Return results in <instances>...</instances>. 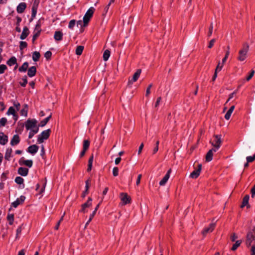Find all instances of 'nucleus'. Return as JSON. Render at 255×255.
<instances>
[{"instance_id": "obj_1", "label": "nucleus", "mask_w": 255, "mask_h": 255, "mask_svg": "<svg viewBox=\"0 0 255 255\" xmlns=\"http://www.w3.org/2000/svg\"><path fill=\"white\" fill-rule=\"evenodd\" d=\"M249 50V45L245 42L243 44L242 49L239 52V56L238 59L240 61H243L247 58V54Z\"/></svg>"}, {"instance_id": "obj_2", "label": "nucleus", "mask_w": 255, "mask_h": 255, "mask_svg": "<svg viewBox=\"0 0 255 255\" xmlns=\"http://www.w3.org/2000/svg\"><path fill=\"white\" fill-rule=\"evenodd\" d=\"M95 9L93 7H91L86 12L83 17V26L86 27L88 25L90 19L93 16Z\"/></svg>"}, {"instance_id": "obj_3", "label": "nucleus", "mask_w": 255, "mask_h": 255, "mask_svg": "<svg viewBox=\"0 0 255 255\" xmlns=\"http://www.w3.org/2000/svg\"><path fill=\"white\" fill-rule=\"evenodd\" d=\"M222 135L221 134L214 135V139L213 141H210V143L214 146L213 148L218 150L221 146L222 142L221 139Z\"/></svg>"}, {"instance_id": "obj_4", "label": "nucleus", "mask_w": 255, "mask_h": 255, "mask_svg": "<svg viewBox=\"0 0 255 255\" xmlns=\"http://www.w3.org/2000/svg\"><path fill=\"white\" fill-rule=\"evenodd\" d=\"M246 238V245L247 246H250L252 242L255 240V226L248 232Z\"/></svg>"}, {"instance_id": "obj_5", "label": "nucleus", "mask_w": 255, "mask_h": 255, "mask_svg": "<svg viewBox=\"0 0 255 255\" xmlns=\"http://www.w3.org/2000/svg\"><path fill=\"white\" fill-rule=\"evenodd\" d=\"M51 132V130L50 129H48L47 130H45L43 131L40 134L38 135L37 141L39 143H41L43 142L44 140L47 139L50 136V133Z\"/></svg>"}, {"instance_id": "obj_6", "label": "nucleus", "mask_w": 255, "mask_h": 255, "mask_svg": "<svg viewBox=\"0 0 255 255\" xmlns=\"http://www.w3.org/2000/svg\"><path fill=\"white\" fill-rule=\"evenodd\" d=\"M37 121L34 119H28L25 122V128L27 130H31L37 125Z\"/></svg>"}, {"instance_id": "obj_7", "label": "nucleus", "mask_w": 255, "mask_h": 255, "mask_svg": "<svg viewBox=\"0 0 255 255\" xmlns=\"http://www.w3.org/2000/svg\"><path fill=\"white\" fill-rule=\"evenodd\" d=\"M92 198L89 197L87 202L81 205V209L80 210V212L84 213H87L88 212L87 209L92 206Z\"/></svg>"}, {"instance_id": "obj_8", "label": "nucleus", "mask_w": 255, "mask_h": 255, "mask_svg": "<svg viewBox=\"0 0 255 255\" xmlns=\"http://www.w3.org/2000/svg\"><path fill=\"white\" fill-rule=\"evenodd\" d=\"M202 169V164H198V168L197 169H195V170L191 173L190 175V177L196 179L200 175L201 170Z\"/></svg>"}, {"instance_id": "obj_9", "label": "nucleus", "mask_w": 255, "mask_h": 255, "mask_svg": "<svg viewBox=\"0 0 255 255\" xmlns=\"http://www.w3.org/2000/svg\"><path fill=\"white\" fill-rule=\"evenodd\" d=\"M25 199V197L24 196L21 195L19 198H17V199L12 203L11 205L14 207L16 208L19 205L22 204Z\"/></svg>"}, {"instance_id": "obj_10", "label": "nucleus", "mask_w": 255, "mask_h": 255, "mask_svg": "<svg viewBox=\"0 0 255 255\" xmlns=\"http://www.w3.org/2000/svg\"><path fill=\"white\" fill-rule=\"evenodd\" d=\"M141 72V70L140 69H138L136 70L135 73L133 75L132 78L128 80V84H132L133 82L136 81L137 79H138L140 74Z\"/></svg>"}, {"instance_id": "obj_11", "label": "nucleus", "mask_w": 255, "mask_h": 255, "mask_svg": "<svg viewBox=\"0 0 255 255\" xmlns=\"http://www.w3.org/2000/svg\"><path fill=\"white\" fill-rule=\"evenodd\" d=\"M215 227V223H211L209 227L205 228L202 231V233L204 236H206L208 233L212 232Z\"/></svg>"}, {"instance_id": "obj_12", "label": "nucleus", "mask_w": 255, "mask_h": 255, "mask_svg": "<svg viewBox=\"0 0 255 255\" xmlns=\"http://www.w3.org/2000/svg\"><path fill=\"white\" fill-rule=\"evenodd\" d=\"M39 147L36 144H33L29 146L27 149V151L30 154L34 155L35 154L38 150Z\"/></svg>"}, {"instance_id": "obj_13", "label": "nucleus", "mask_w": 255, "mask_h": 255, "mask_svg": "<svg viewBox=\"0 0 255 255\" xmlns=\"http://www.w3.org/2000/svg\"><path fill=\"white\" fill-rule=\"evenodd\" d=\"M38 3L39 2L36 0H35L33 3L32 6L31 19L34 18L36 16Z\"/></svg>"}, {"instance_id": "obj_14", "label": "nucleus", "mask_w": 255, "mask_h": 255, "mask_svg": "<svg viewBox=\"0 0 255 255\" xmlns=\"http://www.w3.org/2000/svg\"><path fill=\"white\" fill-rule=\"evenodd\" d=\"M121 200L123 202L124 204H127L130 203V198L128 195L127 193H121Z\"/></svg>"}, {"instance_id": "obj_15", "label": "nucleus", "mask_w": 255, "mask_h": 255, "mask_svg": "<svg viewBox=\"0 0 255 255\" xmlns=\"http://www.w3.org/2000/svg\"><path fill=\"white\" fill-rule=\"evenodd\" d=\"M217 151L216 149H214L213 148L209 150L206 155V161L207 162L211 161L213 159V152H215Z\"/></svg>"}, {"instance_id": "obj_16", "label": "nucleus", "mask_w": 255, "mask_h": 255, "mask_svg": "<svg viewBox=\"0 0 255 255\" xmlns=\"http://www.w3.org/2000/svg\"><path fill=\"white\" fill-rule=\"evenodd\" d=\"M8 141V136L5 135L3 132H0V144L5 145Z\"/></svg>"}, {"instance_id": "obj_17", "label": "nucleus", "mask_w": 255, "mask_h": 255, "mask_svg": "<svg viewBox=\"0 0 255 255\" xmlns=\"http://www.w3.org/2000/svg\"><path fill=\"white\" fill-rule=\"evenodd\" d=\"M20 142V138L18 134H15L12 137L11 141L10 144L12 146H14L18 144Z\"/></svg>"}, {"instance_id": "obj_18", "label": "nucleus", "mask_w": 255, "mask_h": 255, "mask_svg": "<svg viewBox=\"0 0 255 255\" xmlns=\"http://www.w3.org/2000/svg\"><path fill=\"white\" fill-rule=\"evenodd\" d=\"M29 29L27 26H24L23 29L22 33L20 36V38L21 40L25 39L27 36L29 35Z\"/></svg>"}, {"instance_id": "obj_19", "label": "nucleus", "mask_w": 255, "mask_h": 255, "mask_svg": "<svg viewBox=\"0 0 255 255\" xmlns=\"http://www.w3.org/2000/svg\"><path fill=\"white\" fill-rule=\"evenodd\" d=\"M170 171H171V169H169L167 171V172L166 173L165 175L164 176V177L162 178V179L160 181V182H159L160 185L163 186L165 184V183L167 182V181H168V180L169 178Z\"/></svg>"}, {"instance_id": "obj_20", "label": "nucleus", "mask_w": 255, "mask_h": 255, "mask_svg": "<svg viewBox=\"0 0 255 255\" xmlns=\"http://www.w3.org/2000/svg\"><path fill=\"white\" fill-rule=\"evenodd\" d=\"M26 7V4L24 2L20 3L17 6L16 10L17 12L19 13H21L23 12L25 9Z\"/></svg>"}, {"instance_id": "obj_21", "label": "nucleus", "mask_w": 255, "mask_h": 255, "mask_svg": "<svg viewBox=\"0 0 255 255\" xmlns=\"http://www.w3.org/2000/svg\"><path fill=\"white\" fill-rule=\"evenodd\" d=\"M36 73V68L35 66H31L28 69L27 71V75L30 77L34 76Z\"/></svg>"}, {"instance_id": "obj_22", "label": "nucleus", "mask_w": 255, "mask_h": 255, "mask_svg": "<svg viewBox=\"0 0 255 255\" xmlns=\"http://www.w3.org/2000/svg\"><path fill=\"white\" fill-rule=\"evenodd\" d=\"M17 172L20 175L25 176L28 174V169L25 167H20L18 169Z\"/></svg>"}, {"instance_id": "obj_23", "label": "nucleus", "mask_w": 255, "mask_h": 255, "mask_svg": "<svg viewBox=\"0 0 255 255\" xmlns=\"http://www.w3.org/2000/svg\"><path fill=\"white\" fill-rule=\"evenodd\" d=\"M54 38L56 41H61L62 40L63 33L60 31H56L54 33Z\"/></svg>"}, {"instance_id": "obj_24", "label": "nucleus", "mask_w": 255, "mask_h": 255, "mask_svg": "<svg viewBox=\"0 0 255 255\" xmlns=\"http://www.w3.org/2000/svg\"><path fill=\"white\" fill-rule=\"evenodd\" d=\"M6 64L9 66H11L12 65L17 64L16 58L14 56L11 57L7 61Z\"/></svg>"}, {"instance_id": "obj_25", "label": "nucleus", "mask_w": 255, "mask_h": 255, "mask_svg": "<svg viewBox=\"0 0 255 255\" xmlns=\"http://www.w3.org/2000/svg\"><path fill=\"white\" fill-rule=\"evenodd\" d=\"M100 203H99L97 206L96 207L94 211L93 212V213L90 215V218H89V220L88 221V222L86 223V225L89 224V223L92 221V220L93 219V217H94V216L96 214V213L97 212V211L98 210V208H99V206H100Z\"/></svg>"}, {"instance_id": "obj_26", "label": "nucleus", "mask_w": 255, "mask_h": 255, "mask_svg": "<svg viewBox=\"0 0 255 255\" xmlns=\"http://www.w3.org/2000/svg\"><path fill=\"white\" fill-rule=\"evenodd\" d=\"M28 63L27 62H25L21 66H20L19 69L18 71L20 72H25L27 70V68L28 67Z\"/></svg>"}, {"instance_id": "obj_27", "label": "nucleus", "mask_w": 255, "mask_h": 255, "mask_svg": "<svg viewBox=\"0 0 255 255\" xmlns=\"http://www.w3.org/2000/svg\"><path fill=\"white\" fill-rule=\"evenodd\" d=\"M51 117L52 114H51L48 117L40 122L39 126H40L41 127H43L45 126L49 121V120L51 118Z\"/></svg>"}, {"instance_id": "obj_28", "label": "nucleus", "mask_w": 255, "mask_h": 255, "mask_svg": "<svg viewBox=\"0 0 255 255\" xmlns=\"http://www.w3.org/2000/svg\"><path fill=\"white\" fill-rule=\"evenodd\" d=\"M250 196L249 195H246L243 198L241 208H244L245 206H247L249 204Z\"/></svg>"}, {"instance_id": "obj_29", "label": "nucleus", "mask_w": 255, "mask_h": 255, "mask_svg": "<svg viewBox=\"0 0 255 255\" xmlns=\"http://www.w3.org/2000/svg\"><path fill=\"white\" fill-rule=\"evenodd\" d=\"M28 107L27 104H24L22 109L20 111L21 115L26 117L27 115Z\"/></svg>"}, {"instance_id": "obj_30", "label": "nucleus", "mask_w": 255, "mask_h": 255, "mask_svg": "<svg viewBox=\"0 0 255 255\" xmlns=\"http://www.w3.org/2000/svg\"><path fill=\"white\" fill-rule=\"evenodd\" d=\"M12 152V150L11 148L7 149L4 156L5 160H9Z\"/></svg>"}, {"instance_id": "obj_31", "label": "nucleus", "mask_w": 255, "mask_h": 255, "mask_svg": "<svg viewBox=\"0 0 255 255\" xmlns=\"http://www.w3.org/2000/svg\"><path fill=\"white\" fill-rule=\"evenodd\" d=\"M90 141L89 139H85L83 141V149L87 150L90 146Z\"/></svg>"}, {"instance_id": "obj_32", "label": "nucleus", "mask_w": 255, "mask_h": 255, "mask_svg": "<svg viewBox=\"0 0 255 255\" xmlns=\"http://www.w3.org/2000/svg\"><path fill=\"white\" fill-rule=\"evenodd\" d=\"M40 57V54L39 52L34 51L32 54V59L34 62L38 61Z\"/></svg>"}, {"instance_id": "obj_33", "label": "nucleus", "mask_w": 255, "mask_h": 255, "mask_svg": "<svg viewBox=\"0 0 255 255\" xmlns=\"http://www.w3.org/2000/svg\"><path fill=\"white\" fill-rule=\"evenodd\" d=\"M84 49V46L79 45L76 49L75 53L77 55H81Z\"/></svg>"}, {"instance_id": "obj_34", "label": "nucleus", "mask_w": 255, "mask_h": 255, "mask_svg": "<svg viewBox=\"0 0 255 255\" xmlns=\"http://www.w3.org/2000/svg\"><path fill=\"white\" fill-rule=\"evenodd\" d=\"M110 51L107 49L106 50L103 54V59L104 61H107L110 56Z\"/></svg>"}, {"instance_id": "obj_35", "label": "nucleus", "mask_w": 255, "mask_h": 255, "mask_svg": "<svg viewBox=\"0 0 255 255\" xmlns=\"http://www.w3.org/2000/svg\"><path fill=\"white\" fill-rule=\"evenodd\" d=\"M242 243L241 240H238L236 242V243L233 245V247L231 248V250L233 251H236L237 248L241 245Z\"/></svg>"}, {"instance_id": "obj_36", "label": "nucleus", "mask_w": 255, "mask_h": 255, "mask_svg": "<svg viewBox=\"0 0 255 255\" xmlns=\"http://www.w3.org/2000/svg\"><path fill=\"white\" fill-rule=\"evenodd\" d=\"M7 220L8 221L9 225H12L14 221V215L13 214H8L7 216Z\"/></svg>"}, {"instance_id": "obj_37", "label": "nucleus", "mask_w": 255, "mask_h": 255, "mask_svg": "<svg viewBox=\"0 0 255 255\" xmlns=\"http://www.w3.org/2000/svg\"><path fill=\"white\" fill-rule=\"evenodd\" d=\"M22 82H20L19 84L21 86L23 87H25L27 84V76L25 75L22 78Z\"/></svg>"}, {"instance_id": "obj_38", "label": "nucleus", "mask_w": 255, "mask_h": 255, "mask_svg": "<svg viewBox=\"0 0 255 255\" xmlns=\"http://www.w3.org/2000/svg\"><path fill=\"white\" fill-rule=\"evenodd\" d=\"M16 113L14 108L13 107H10L8 109V111L6 113V114L8 115H14Z\"/></svg>"}, {"instance_id": "obj_39", "label": "nucleus", "mask_w": 255, "mask_h": 255, "mask_svg": "<svg viewBox=\"0 0 255 255\" xmlns=\"http://www.w3.org/2000/svg\"><path fill=\"white\" fill-rule=\"evenodd\" d=\"M23 181H24L22 177H20V176H17L15 179V182L17 184H19V185L23 184Z\"/></svg>"}, {"instance_id": "obj_40", "label": "nucleus", "mask_w": 255, "mask_h": 255, "mask_svg": "<svg viewBox=\"0 0 255 255\" xmlns=\"http://www.w3.org/2000/svg\"><path fill=\"white\" fill-rule=\"evenodd\" d=\"M41 31V25L39 22H38L35 25V27L34 30V32H36L37 33H40Z\"/></svg>"}, {"instance_id": "obj_41", "label": "nucleus", "mask_w": 255, "mask_h": 255, "mask_svg": "<svg viewBox=\"0 0 255 255\" xmlns=\"http://www.w3.org/2000/svg\"><path fill=\"white\" fill-rule=\"evenodd\" d=\"M27 46V44L25 41H20L19 43V49L20 50H22L24 48H26Z\"/></svg>"}, {"instance_id": "obj_42", "label": "nucleus", "mask_w": 255, "mask_h": 255, "mask_svg": "<svg viewBox=\"0 0 255 255\" xmlns=\"http://www.w3.org/2000/svg\"><path fill=\"white\" fill-rule=\"evenodd\" d=\"M24 165L28 166V167H31L33 164V161L32 160H26L24 161Z\"/></svg>"}, {"instance_id": "obj_43", "label": "nucleus", "mask_w": 255, "mask_h": 255, "mask_svg": "<svg viewBox=\"0 0 255 255\" xmlns=\"http://www.w3.org/2000/svg\"><path fill=\"white\" fill-rule=\"evenodd\" d=\"M51 56H52V52L50 51H47L44 54V57L47 60L51 59Z\"/></svg>"}, {"instance_id": "obj_44", "label": "nucleus", "mask_w": 255, "mask_h": 255, "mask_svg": "<svg viewBox=\"0 0 255 255\" xmlns=\"http://www.w3.org/2000/svg\"><path fill=\"white\" fill-rule=\"evenodd\" d=\"M76 23V20L74 19L71 20L69 22L68 27L70 29H73Z\"/></svg>"}, {"instance_id": "obj_45", "label": "nucleus", "mask_w": 255, "mask_h": 255, "mask_svg": "<svg viewBox=\"0 0 255 255\" xmlns=\"http://www.w3.org/2000/svg\"><path fill=\"white\" fill-rule=\"evenodd\" d=\"M6 69L7 67L5 65H0V74H3Z\"/></svg>"}, {"instance_id": "obj_46", "label": "nucleus", "mask_w": 255, "mask_h": 255, "mask_svg": "<svg viewBox=\"0 0 255 255\" xmlns=\"http://www.w3.org/2000/svg\"><path fill=\"white\" fill-rule=\"evenodd\" d=\"M246 159L248 162H252L255 160V154L253 156H247Z\"/></svg>"}, {"instance_id": "obj_47", "label": "nucleus", "mask_w": 255, "mask_h": 255, "mask_svg": "<svg viewBox=\"0 0 255 255\" xmlns=\"http://www.w3.org/2000/svg\"><path fill=\"white\" fill-rule=\"evenodd\" d=\"M40 33H37L36 32H34V34L32 37V42L34 43L35 40L39 37Z\"/></svg>"}, {"instance_id": "obj_48", "label": "nucleus", "mask_w": 255, "mask_h": 255, "mask_svg": "<svg viewBox=\"0 0 255 255\" xmlns=\"http://www.w3.org/2000/svg\"><path fill=\"white\" fill-rule=\"evenodd\" d=\"M8 172L7 171L2 173V174L1 175V181H3L6 180L7 178V175L8 174Z\"/></svg>"}, {"instance_id": "obj_49", "label": "nucleus", "mask_w": 255, "mask_h": 255, "mask_svg": "<svg viewBox=\"0 0 255 255\" xmlns=\"http://www.w3.org/2000/svg\"><path fill=\"white\" fill-rule=\"evenodd\" d=\"M113 174L114 176H117L119 174V168L115 167L113 169Z\"/></svg>"}, {"instance_id": "obj_50", "label": "nucleus", "mask_w": 255, "mask_h": 255, "mask_svg": "<svg viewBox=\"0 0 255 255\" xmlns=\"http://www.w3.org/2000/svg\"><path fill=\"white\" fill-rule=\"evenodd\" d=\"M223 64H224L222 63V65H221V63L220 62H219L218 65L217 66L216 68L215 69V71L218 72V71H221L223 66Z\"/></svg>"}, {"instance_id": "obj_51", "label": "nucleus", "mask_w": 255, "mask_h": 255, "mask_svg": "<svg viewBox=\"0 0 255 255\" xmlns=\"http://www.w3.org/2000/svg\"><path fill=\"white\" fill-rule=\"evenodd\" d=\"M254 74H255V71L252 70L251 71V73H250L249 75L246 78L247 81H249L250 80H251L252 78V77H253Z\"/></svg>"}, {"instance_id": "obj_52", "label": "nucleus", "mask_w": 255, "mask_h": 255, "mask_svg": "<svg viewBox=\"0 0 255 255\" xmlns=\"http://www.w3.org/2000/svg\"><path fill=\"white\" fill-rule=\"evenodd\" d=\"M152 84L149 85L146 90L145 96H148L150 93V88L152 87Z\"/></svg>"}, {"instance_id": "obj_53", "label": "nucleus", "mask_w": 255, "mask_h": 255, "mask_svg": "<svg viewBox=\"0 0 255 255\" xmlns=\"http://www.w3.org/2000/svg\"><path fill=\"white\" fill-rule=\"evenodd\" d=\"M229 54H230V51L229 50H227L226 51V54H225V56L224 57V58L222 59V63L223 64H224L227 60L229 55Z\"/></svg>"}, {"instance_id": "obj_54", "label": "nucleus", "mask_w": 255, "mask_h": 255, "mask_svg": "<svg viewBox=\"0 0 255 255\" xmlns=\"http://www.w3.org/2000/svg\"><path fill=\"white\" fill-rule=\"evenodd\" d=\"M213 23H211L210 24V26L209 28V32L208 33V36H211L212 32H213Z\"/></svg>"}, {"instance_id": "obj_55", "label": "nucleus", "mask_w": 255, "mask_h": 255, "mask_svg": "<svg viewBox=\"0 0 255 255\" xmlns=\"http://www.w3.org/2000/svg\"><path fill=\"white\" fill-rule=\"evenodd\" d=\"M232 113V112L228 110L225 116V118L227 120H229L231 117Z\"/></svg>"}, {"instance_id": "obj_56", "label": "nucleus", "mask_w": 255, "mask_h": 255, "mask_svg": "<svg viewBox=\"0 0 255 255\" xmlns=\"http://www.w3.org/2000/svg\"><path fill=\"white\" fill-rule=\"evenodd\" d=\"M22 231L21 226L18 227V228L16 230V239L18 238V236L19 234H20Z\"/></svg>"}, {"instance_id": "obj_57", "label": "nucleus", "mask_w": 255, "mask_h": 255, "mask_svg": "<svg viewBox=\"0 0 255 255\" xmlns=\"http://www.w3.org/2000/svg\"><path fill=\"white\" fill-rule=\"evenodd\" d=\"M238 238V236L235 233H233L231 236V240L232 242H235L236 240Z\"/></svg>"}, {"instance_id": "obj_58", "label": "nucleus", "mask_w": 255, "mask_h": 255, "mask_svg": "<svg viewBox=\"0 0 255 255\" xmlns=\"http://www.w3.org/2000/svg\"><path fill=\"white\" fill-rule=\"evenodd\" d=\"M215 41H216L215 39H212V40H211L209 42V45H208V48H211L213 47V46L214 45V44Z\"/></svg>"}, {"instance_id": "obj_59", "label": "nucleus", "mask_w": 255, "mask_h": 255, "mask_svg": "<svg viewBox=\"0 0 255 255\" xmlns=\"http://www.w3.org/2000/svg\"><path fill=\"white\" fill-rule=\"evenodd\" d=\"M40 126H37V125H36V127H34V128H32L31 130H32L33 131V132H34V133H37L38 132V130H39V127Z\"/></svg>"}, {"instance_id": "obj_60", "label": "nucleus", "mask_w": 255, "mask_h": 255, "mask_svg": "<svg viewBox=\"0 0 255 255\" xmlns=\"http://www.w3.org/2000/svg\"><path fill=\"white\" fill-rule=\"evenodd\" d=\"M26 160L24 159V158L23 157H22L20 158V159L19 160L18 163L20 165H24V161H25Z\"/></svg>"}, {"instance_id": "obj_61", "label": "nucleus", "mask_w": 255, "mask_h": 255, "mask_svg": "<svg viewBox=\"0 0 255 255\" xmlns=\"http://www.w3.org/2000/svg\"><path fill=\"white\" fill-rule=\"evenodd\" d=\"M251 196L253 198L255 195V184L254 185L253 187L251 189Z\"/></svg>"}, {"instance_id": "obj_62", "label": "nucleus", "mask_w": 255, "mask_h": 255, "mask_svg": "<svg viewBox=\"0 0 255 255\" xmlns=\"http://www.w3.org/2000/svg\"><path fill=\"white\" fill-rule=\"evenodd\" d=\"M143 146H144V144H143V143H142L140 145V146H139V148H138V155H139V154L141 153V151H142V149H143Z\"/></svg>"}, {"instance_id": "obj_63", "label": "nucleus", "mask_w": 255, "mask_h": 255, "mask_svg": "<svg viewBox=\"0 0 255 255\" xmlns=\"http://www.w3.org/2000/svg\"><path fill=\"white\" fill-rule=\"evenodd\" d=\"M22 19H21V18L19 17V16H17L16 17V25H17V26H19L20 25V22L21 21Z\"/></svg>"}, {"instance_id": "obj_64", "label": "nucleus", "mask_w": 255, "mask_h": 255, "mask_svg": "<svg viewBox=\"0 0 255 255\" xmlns=\"http://www.w3.org/2000/svg\"><path fill=\"white\" fill-rule=\"evenodd\" d=\"M251 252V255H255V246H253L252 247Z\"/></svg>"}]
</instances>
